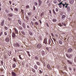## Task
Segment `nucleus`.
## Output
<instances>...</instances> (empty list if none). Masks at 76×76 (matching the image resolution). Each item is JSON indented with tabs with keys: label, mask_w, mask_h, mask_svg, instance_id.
I'll use <instances>...</instances> for the list:
<instances>
[{
	"label": "nucleus",
	"mask_w": 76,
	"mask_h": 76,
	"mask_svg": "<svg viewBox=\"0 0 76 76\" xmlns=\"http://www.w3.org/2000/svg\"><path fill=\"white\" fill-rule=\"evenodd\" d=\"M55 35L56 36V37H58V35L57 34H55Z\"/></svg>",
	"instance_id": "obj_54"
},
{
	"label": "nucleus",
	"mask_w": 76,
	"mask_h": 76,
	"mask_svg": "<svg viewBox=\"0 0 76 76\" xmlns=\"http://www.w3.org/2000/svg\"><path fill=\"white\" fill-rule=\"evenodd\" d=\"M12 36L13 38H15V33H12Z\"/></svg>",
	"instance_id": "obj_18"
},
{
	"label": "nucleus",
	"mask_w": 76,
	"mask_h": 76,
	"mask_svg": "<svg viewBox=\"0 0 76 76\" xmlns=\"http://www.w3.org/2000/svg\"><path fill=\"white\" fill-rule=\"evenodd\" d=\"M35 10V7L34 6L33 7V10Z\"/></svg>",
	"instance_id": "obj_55"
},
{
	"label": "nucleus",
	"mask_w": 76,
	"mask_h": 76,
	"mask_svg": "<svg viewBox=\"0 0 76 76\" xmlns=\"http://www.w3.org/2000/svg\"><path fill=\"white\" fill-rule=\"evenodd\" d=\"M53 13L54 14H55V15H56V13L55 12V10H54V9H53Z\"/></svg>",
	"instance_id": "obj_19"
},
{
	"label": "nucleus",
	"mask_w": 76,
	"mask_h": 76,
	"mask_svg": "<svg viewBox=\"0 0 76 76\" xmlns=\"http://www.w3.org/2000/svg\"><path fill=\"white\" fill-rule=\"evenodd\" d=\"M74 2V0H69V2L71 4H72Z\"/></svg>",
	"instance_id": "obj_6"
},
{
	"label": "nucleus",
	"mask_w": 76,
	"mask_h": 76,
	"mask_svg": "<svg viewBox=\"0 0 76 76\" xmlns=\"http://www.w3.org/2000/svg\"><path fill=\"white\" fill-rule=\"evenodd\" d=\"M31 24H32V25L33 26V25H34V23H33V21H31Z\"/></svg>",
	"instance_id": "obj_44"
},
{
	"label": "nucleus",
	"mask_w": 76,
	"mask_h": 76,
	"mask_svg": "<svg viewBox=\"0 0 76 76\" xmlns=\"http://www.w3.org/2000/svg\"><path fill=\"white\" fill-rule=\"evenodd\" d=\"M68 52L70 53V52H71L72 51V49L70 48L68 49Z\"/></svg>",
	"instance_id": "obj_15"
},
{
	"label": "nucleus",
	"mask_w": 76,
	"mask_h": 76,
	"mask_svg": "<svg viewBox=\"0 0 76 76\" xmlns=\"http://www.w3.org/2000/svg\"><path fill=\"white\" fill-rule=\"evenodd\" d=\"M44 15V12H43L41 13V15H40V16L42 17L43 15Z\"/></svg>",
	"instance_id": "obj_31"
},
{
	"label": "nucleus",
	"mask_w": 76,
	"mask_h": 76,
	"mask_svg": "<svg viewBox=\"0 0 76 76\" xmlns=\"http://www.w3.org/2000/svg\"><path fill=\"white\" fill-rule=\"evenodd\" d=\"M14 10H15L16 11H17L18 10L17 8H15L14 9Z\"/></svg>",
	"instance_id": "obj_56"
},
{
	"label": "nucleus",
	"mask_w": 76,
	"mask_h": 76,
	"mask_svg": "<svg viewBox=\"0 0 76 76\" xmlns=\"http://www.w3.org/2000/svg\"><path fill=\"white\" fill-rule=\"evenodd\" d=\"M4 28L6 30H7L8 29V28L7 27V26H5V27H4Z\"/></svg>",
	"instance_id": "obj_42"
},
{
	"label": "nucleus",
	"mask_w": 76,
	"mask_h": 76,
	"mask_svg": "<svg viewBox=\"0 0 76 76\" xmlns=\"http://www.w3.org/2000/svg\"><path fill=\"white\" fill-rule=\"evenodd\" d=\"M35 59H38V58L37 56H36L35 57Z\"/></svg>",
	"instance_id": "obj_58"
},
{
	"label": "nucleus",
	"mask_w": 76,
	"mask_h": 76,
	"mask_svg": "<svg viewBox=\"0 0 76 76\" xmlns=\"http://www.w3.org/2000/svg\"><path fill=\"white\" fill-rule=\"evenodd\" d=\"M19 58L20 59L22 60V58H21V57L20 55H19Z\"/></svg>",
	"instance_id": "obj_40"
},
{
	"label": "nucleus",
	"mask_w": 76,
	"mask_h": 76,
	"mask_svg": "<svg viewBox=\"0 0 76 76\" xmlns=\"http://www.w3.org/2000/svg\"><path fill=\"white\" fill-rule=\"evenodd\" d=\"M4 34L5 35V36H7V33L6 32H4Z\"/></svg>",
	"instance_id": "obj_45"
},
{
	"label": "nucleus",
	"mask_w": 76,
	"mask_h": 76,
	"mask_svg": "<svg viewBox=\"0 0 76 76\" xmlns=\"http://www.w3.org/2000/svg\"><path fill=\"white\" fill-rule=\"evenodd\" d=\"M12 75L13 76H16V74L13 71L12 72Z\"/></svg>",
	"instance_id": "obj_8"
},
{
	"label": "nucleus",
	"mask_w": 76,
	"mask_h": 76,
	"mask_svg": "<svg viewBox=\"0 0 76 76\" xmlns=\"http://www.w3.org/2000/svg\"><path fill=\"white\" fill-rule=\"evenodd\" d=\"M26 19H27V20H28L29 19L28 17V16L26 17Z\"/></svg>",
	"instance_id": "obj_38"
},
{
	"label": "nucleus",
	"mask_w": 76,
	"mask_h": 76,
	"mask_svg": "<svg viewBox=\"0 0 76 76\" xmlns=\"http://www.w3.org/2000/svg\"><path fill=\"white\" fill-rule=\"evenodd\" d=\"M66 57L69 58H71V55H70L69 56L68 54H66Z\"/></svg>",
	"instance_id": "obj_5"
},
{
	"label": "nucleus",
	"mask_w": 76,
	"mask_h": 76,
	"mask_svg": "<svg viewBox=\"0 0 76 76\" xmlns=\"http://www.w3.org/2000/svg\"><path fill=\"white\" fill-rule=\"evenodd\" d=\"M56 12H58V8H56Z\"/></svg>",
	"instance_id": "obj_57"
},
{
	"label": "nucleus",
	"mask_w": 76,
	"mask_h": 76,
	"mask_svg": "<svg viewBox=\"0 0 76 76\" xmlns=\"http://www.w3.org/2000/svg\"><path fill=\"white\" fill-rule=\"evenodd\" d=\"M68 4H66L65 6V8L66 9V10H67V12H70V8L69 6H68Z\"/></svg>",
	"instance_id": "obj_1"
},
{
	"label": "nucleus",
	"mask_w": 76,
	"mask_h": 76,
	"mask_svg": "<svg viewBox=\"0 0 76 76\" xmlns=\"http://www.w3.org/2000/svg\"><path fill=\"white\" fill-rule=\"evenodd\" d=\"M32 72H34V73H35V69H32Z\"/></svg>",
	"instance_id": "obj_37"
},
{
	"label": "nucleus",
	"mask_w": 76,
	"mask_h": 76,
	"mask_svg": "<svg viewBox=\"0 0 76 76\" xmlns=\"http://www.w3.org/2000/svg\"><path fill=\"white\" fill-rule=\"evenodd\" d=\"M46 45H47L48 43V42H47V39L46 38H45L44 39V42H43Z\"/></svg>",
	"instance_id": "obj_3"
},
{
	"label": "nucleus",
	"mask_w": 76,
	"mask_h": 76,
	"mask_svg": "<svg viewBox=\"0 0 76 76\" xmlns=\"http://www.w3.org/2000/svg\"><path fill=\"white\" fill-rule=\"evenodd\" d=\"M8 19L9 20H10V21L11 20V19L10 18H8Z\"/></svg>",
	"instance_id": "obj_53"
},
{
	"label": "nucleus",
	"mask_w": 76,
	"mask_h": 76,
	"mask_svg": "<svg viewBox=\"0 0 76 76\" xmlns=\"http://www.w3.org/2000/svg\"><path fill=\"white\" fill-rule=\"evenodd\" d=\"M49 13L51 14V11L50 10H49Z\"/></svg>",
	"instance_id": "obj_64"
},
{
	"label": "nucleus",
	"mask_w": 76,
	"mask_h": 76,
	"mask_svg": "<svg viewBox=\"0 0 76 76\" xmlns=\"http://www.w3.org/2000/svg\"><path fill=\"white\" fill-rule=\"evenodd\" d=\"M59 7L60 8H61L62 7V6L61 5H59Z\"/></svg>",
	"instance_id": "obj_63"
},
{
	"label": "nucleus",
	"mask_w": 76,
	"mask_h": 76,
	"mask_svg": "<svg viewBox=\"0 0 76 76\" xmlns=\"http://www.w3.org/2000/svg\"><path fill=\"white\" fill-rule=\"evenodd\" d=\"M21 33L22 34L25 35V33L24 31H21Z\"/></svg>",
	"instance_id": "obj_36"
},
{
	"label": "nucleus",
	"mask_w": 76,
	"mask_h": 76,
	"mask_svg": "<svg viewBox=\"0 0 76 76\" xmlns=\"http://www.w3.org/2000/svg\"><path fill=\"white\" fill-rule=\"evenodd\" d=\"M69 70H72V69L71 68V67H69Z\"/></svg>",
	"instance_id": "obj_62"
},
{
	"label": "nucleus",
	"mask_w": 76,
	"mask_h": 76,
	"mask_svg": "<svg viewBox=\"0 0 76 76\" xmlns=\"http://www.w3.org/2000/svg\"><path fill=\"white\" fill-rule=\"evenodd\" d=\"M8 16L9 17H12L13 16V15H12V14H11V13L9 14Z\"/></svg>",
	"instance_id": "obj_11"
},
{
	"label": "nucleus",
	"mask_w": 76,
	"mask_h": 76,
	"mask_svg": "<svg viewBox=\"0 0 76 76\" xmlns=\"http://www.w3.org/2000/svg\"><path fill=\"white\" fill-rule=\"evenodd\" d=\"M74 61H75V62H76V57L74 58Z\"/></svg>",
	"instance_id": "obj_59"
},
{
	"label": "nucleus",
	"mask_w": 76,
	"mask_h": 76,
	"mask_svg": "<svg viewBox=\"0 0 76 76\" xmlns=\"http://www.w3.org/2000/svg\"><path fill=\"white\" fill-rule=\"evenodd\" d=\"M1 65L2 66H3V62L2 61H1Z\"/></svg>",
	"instance_id": "obj_39"
},
{
	"label": "nucleus",
	"mask_w": 76,
	"mask_h": 76,
	"mask_svg": "<svg viewBox=\"0 0 76 76\" xmlns=\"http://www.w3.org/2000/svg\"><path fill=\"white\" fill-rule=\"evenodd\" d=\"M42 47V45H41L40 43H39L37 45V47L38 48H41Z\"/></svg>",
	"instance_id": "obj_4"
},
{
	"label": "nucleus",
	"mask_w": 76,
	"mask_h": 76,
	"mask_svg": "<svg viewBox=\"0 0 76 76\" xmlns=\"http://www.w3.org/2000/svg\"><path fill=\"white\" fill-rule=\"evenodd\" d=\"M46 49L47 50H49V49L48 48V47H46Z\"/></svg>",
	"instance_id": "obj_51"
},
{
	"label": "nucleus",
	"mask_w": 76,
	"mask_h": 76,
	"mask_svg": "<svg viewBox=\"0 0 76 76\" xmlns=\"http://www.w3.org/2000/svg\"><path fill=\"white\" fill-rule=\"evenodd\" d=\"M2 33H2V32H1L0 33V36H1V35H2Z\"/></svg>",
	"instance_id": "obj_52"
},
{
	"label": "nucleus",
	"mask_w": 76,
	"mask_h": 76,
	"mask_svg": "<svg viewBox=\"0 0 76 76\" xmlns=\"http://www.w3.org/2000/svg\"><path fill=\"white\" fill-rule=\"evenodd\" d=\"M34 5H35L37 6L38 5V3L36 2H35Z\"/></svg>",
	"instance_id": "obj_46"
},
{
	"label": "nucleus",
	"mask_w": 76,
	"mask_h": 76,
	"mask_svg": "<svg viewBox=\"0 0 76 76\" xmlns=\"http://www.w3.org/2000/svg\"><path fill=\"white\" fill-rule=\"evenodd\" d=\"M41 54L42 56H43L45 55V52L44 51H42L41 52Z\"/></svg>",
	"instance_id": "obj_16"
},
{
	"label": "nucleus",
	"mask_w": 76,
	"mask_h": 76,
	"mask_svg": "<svg viewBox=\"0 0 76 76\" xmlns=\"http://www.w3.org/2000/svg\"><path fill=\"white\" fill-rule=\"evenodd\" d=\"M5 41H6L7 42H8L9 41V39L8 37H7V38L5 39Z\"/></svg>",
	"instance_id": "obj_14"
},
{
	"label": "nucleus",
	"mask_w": 76,
	"mask_h": 76,
	"mask_svg": "<svg viewBox=\"0 0 76 76\" xmlns=\"http://www.w3.org/2000/svg\"><path fill=\"white\" fill-rule=\"evenodd\" d=\"M66 17V16L64 15H62V19H64V18Z\"/></svg>",
	"instance_id": "obj_29"
},
{
	"label": "nucleus",
	"mask_w": 76,
	"mask_h": 76,
	"mask_svg": "<svg viewBox=\"0 0 76 76\" xmlns=\"http://www.w3.org/2000/svg\"><path fill=\"white\" fill-rule=\"evenodd\" d=\"M38 1H39V5H41L42 3V1L40 0H38Z\"/></svg>",
	"instance_id": "obj_9"
},
{
	"label": "nucleus",
	"mask_w": 76,
	"mask_h": 76,
	"mask_svg": "<svg viewBox=\"0 0 76 76\" xmlns=\"http://www.w3.org/2000/svg\"><path fill=\"white\" fill-rule=\"evenodd\" d=\"M4 20H3L2 21V22H1V26H3V25H4Z\"/></svg>",
	"instance_id": "obj_13"
},
{
	"label": "nucleus",
	"mask_w": 76,
	"mask_h": 76,
	"mask_svg": "<svg viewBox=\"0 0 76 76\" xmlns=\"http://www.w3.org/2000/svg\"><path fill=\"white\" fill-rule=\"evenodd\" d=\"M67 61L68 62V63H69V64L72 65V62H71L70 61H69V60H67Z\"/></svg>",
	"instance_id": "obj_22"
},
{
	"label": "nucleus",
	"mask_w": 76,
	"mask_h": 76,
	"mask_svg": "<svg viewBox=\"0 0 76 76\" xmlns=\"http://www.w3.org/2000/svg\"><path fill=\"white\" fill-rule=\"evenodd\" d=\"M16 65L15 64H14L12 65V67L13 68H15L16 67Z\"/></svg>",
	"instance_id": "obj_17"
},
{
	"label": "nucleus",
	"mask_w": 76,
	"mask_h": 76,
	"mask_svg": "<svg viewBox=\"0 0 76 76\" xmlns=\"http://www.w3.org/2000/svg\"><path fill=\"white\" fill-rule=\"evenodd\" d=\"M39 74H41L42 73V71H41V70H39Z\"/></svg>",
	"instance_id": "obj_26"
},
{
	"label": "nucleus",
	"mask_w": 76,
	"mask_h": 76,
	"mask_svg": "<svg viewBox=\"0 0 76 76\" xmlns=\"http://www.w3.org/2000/svg\"><path fill=\"white\" fill-rule=\"evenodd\" d=\"M18 60L15 59V58H13V61H14L15 62V63H17V61Z\"/></svg>",
	"instance_id": "obj_12"
},
{
	"label": "nucleus",
	"mask_w": 76,
	"mask_h": 76,
	"mask_svg": "<svg viewBox=\"0 0 76 76\" xmlns=\"http://www.w3.org/2000/svg\"><path fill=\"white\" fill-rule=\"evenodd\" d=\"M47 68L49 69H51V66H50V65L49 64H48V65H47Z\"/></svg>",
	"instance_id": "obj_10"
},
{
	"label": "nucleus",
	"mask_w": 76,
	"mask_h": 76,
	"mask_svg": "<svg viewBox=\"0 0 76 76\" xmlns=\"http://www.w3.org/2000/svg\"><path fill=\"white\" fill-rule=\"evenodd\" d=\"M53 22H56L57 21V20L56 19H53Z\"/></svg>",
	"instance_id": "obj_34"
},
{
	"label": "nucleus",
	"mask_w": 76,
	"mask_h": 76,
	"mask_svg": "<svg viewBox=\"0 0 76 76\" xmlns=\"http://www.w3.org/2000/svg\"><path fill=\"white\" fill-rule=\"evenodd\" d=\"M51 40H50V39H49V40L48 41V43L49 44H50L51 43Z\"/></svg>",
	"instance_id": "obj_23"
},
{
	"label": "nucleus",
	"mask_w": 76,
	"mask_h": 76,
	"mask_svg": "<svg viewBox=\"0 0 76 76\" xmlns=\"http://www.w3.org/2000/svg\"><path fill=\"white\" fill-rule=\"evenodd\" d=\"M34 25H35L37 26L38 25V23L37 22H35V23L34 24Z\"/></svg>",
	"instance_id": "obj_25"
},
{
	"label": "nucleus",
	"mask_w": 76,
	"mask_h": 76,
	"mask_svg": "<svg viewBox=\"0 0 76 76\" xmlns=\"http://www.w3.org/2000/svg\"><path fill=\"white\" fill-rule=\"evenodd\" d=\"M19 29L21 30H22L23 29V28L21 26H19Z\"/></svg>",
	"instance_id": "obj_30"
},
{
	"label": "nucleus",
	"mask_w": 76,
	"mask_h": 76,
	"mask_svg": "<svg viewBox=\"0 0 76 76\" xmlns=\"http://www.w3.org/2000/svg\"><path fill=\"white\" fill-rule=\"evenodd\" d=\"M14 30H15V33H18V30L16 28H14Z\"/></svg>",
	"instance_id": "obj_21"
},
{
	"label": "nucleus",
	"mask_w": 76,
	"mask_h": 76,
	"mask_svg": "<svg viewBox=\"0 0 76 76\" xmlns=\"http://www.w3.org/2000/svg\"><path fill=\"white\" fill-rule=\"evenodd\" d=\"M51 35H52V36L53 37H54L53 34V33H51Z\"/></svg>",
	"instance_id": "obj_60"
},
{
	"label": "nucleus",
	"mask_w": 76,
	"mask_h": 76,
	"mask_svg": "<svg viewBox=\"0 0 76 76\" xmlns=\"http://www.w3.org/2000/svg\"><path fill=\"white\" fill-rule=\"evenodd\" d=\"M58 26H62V25H61V23H58Z\"/></svg>",
	"instance_id": "obj_41"
},
{
	"label": "nucleus",
	"mask_w": 76,
	"mask_h": 76,
	"mask_svg": "<svg viewBox=\"0 0 76 76\" xmlns=\"http://www.w3.org/2000/svg\"><path fill=\"white\" fill-rule=\"evenodd\" d=\"M26 8L27 9L28 8H29V7L28 5H27L26 6Z\"/></svg>",
	"instance_id": "obj_49"
},
{
	"label": "nucleus",
	"mask_w": 76,
	"mask_h": 76,
	"mask_svg": "<svg viewBox=\"0 0 76 76\" xmlns=\"http://www.w3.org/2000/svg\"><path fill=\"white\" fill-rule=\"evenodd\" d=\"M62 2H60V3H59V4H58V5H61V4H62L63 6V7L64 8L65 5H66V4H66V2H65V4H62Z\"/></svg>",
	"instance_id": "obj_2"
},
{
	"label": "nucleus",
	"mask_w": 76,
	"mask_h": 76,
	"mask_svg": "<svg viewBox=\"0 0 76 76\" xmlns=\"http://www.w3.org/2000/svg\"><path fill=\"white\" fill-rule=\"evenodd\" d=\"M34 68H35V69L36 70L37 69V66L36 65H35L34 66Z\"/></svg>",
	"instance_id": "obj_24"
},
{
	"label": "nucleus",
	"mask_w": 76,
	"mask_h": 76,
	"mask_svg": "<svg viewBox=\"0 0 76 76\" xmlns=\"http://www.w3.org/2000/svg\"><path fill=\"white\" fill-rule=\"evenodd\" d=\"M5 11L6 13H8V11L7 10H5Z\"/></svg>",
	"instance_id": "obj_48"
},
{
	"label": "nucleus",
	"mask_w": 76,
	"mask_h": 76,
	"mask_svg": "<svg viewBox=\"0 0 76 76\" xmlns=\"http://www.w3.org/2000/svg\"><path fill=\"white\" fill-rule=\"evenodd\" d=\"M15 45L17 47H19L20 45L18 43H15Z\"/></svg>",
	"instance_id": "obj_7"
},
{
	"label": "nucleus",
	"mask_w": 76,
	"mask_h": 76,
	"mask_svg": "<svg viewBox=\"0 0 76 76\" xmlns=\"http://www.w3.org/2000/svg\"><path fill=\"white\" fill-rule=\"evenodd\" d=\"M21 12H22V13L23 14V13H24V11H23V10H21Z\"/></svg>",
	"instance_id": "obj_50"
},
{
	"label": "nucleus",
	"mask_w": 76,
	"mask_h": 76,
	"mask_svg": "<svg viewBox=\"0 0 76 76\" xmlns=\"http://www.w3.org/2000/svg\"><path fill=\"white\" fill-rule=\"evenodd\" d=\"M8 54L9 55V56H10V55H11V52H10V53L9 52L8 53Z\"/></svg>",
	"instance_id": "obj_33"
},
{
	"label": "nucleus",
	"mask_w": 76,
	"mask_h": 76,
	"mask_svg": "<svg viewBox=\"0 0 76 76\" xmlns=\"http://www.w3.org/2000/svg\"><path fill=\"white\" fill-rule=\"evenodd\" d=\"M31 12L28 13V15H29V16L31 15Z\"/></svg>",
	"instance_id": "obj_47"
},
{
	"label": "nucleus",
	"mask_w": 76,
	"mask_h": 76,
	"mask_svg": "<svg viewBox=\"0 0 76 76\" xmlns=\"http://www.w3.org/2000/svg\"><path fill=\"white\" fill-rule=\"evenodd\" d=\"M53 3L54 4H56L57 3V0H54Z\"/></svg>",
	"instance_id": "obj_27"
},
{
	"label": "nucleus",
	"mask_w": 76,
	"mask_h": 76,
	"mask_svg": "<svg viewBox=\"0 0 76 76\" xmlns=\"http://www.w3.org/2000/svg\"><path fill=\"white\" fill-rule=\"evenodd\" d=\"M58 42L59 43V44H60V45H62V42H61L60 40H59Z\"/></svg>",
	"instance_id": "obj_28"
},
{
	"label": "nucleus",
	"mask_w": 76,
	"mask_h": 76,
	"mask_svg": "<svg viewBox=\"0 0 76 76\" xmlns=\"http://www.w3.org/2000/svg\"><path fill=\"white\" fill-rule=\"evenodd\" d=\"M37 64L39 66V65H40V63H39V62H37Z\"/></svg>",
	"instance_id": "obj_43"
},
{
	"label": "nucleus",
	"mask_w": 76,
	"mask_h": 76,
	"mask_svg": "<svg viewBox=\"0 0 76 76\" xmlns=\"http://www.w3.org/2000/svg\"><path fill=\"white\" fill-rule=\"evenodd\" d=\"M29 34L31 35H33V33L31 31L29 32Z\"/></svg>",
	"instance_id": "obj_35"
},
{
	"label": "nucleus",
	"mask_w": 76,
	"mask_h": 76,
	"mask_svg": "<svg viewBox=\"0 0 76 76\" xmlns=\"http://www.w3.org/2000/svg\"><path fill=\"white\" fill-rule=\"evenodd\" d=\"M18 23H19V24H20V25H21L22 24H21V22L20 21V20H18Z\"/></svg>",
	"instance_id": "obj_32"
},
{
	"label": "nucleus",
	"mask_w": 76,
	"mask_h": 76,
	"mask_svg": "<svg viewBox=\"0 0 76 76\" xmlns=\"http://www.w3.org/2000/svg\"><path fill=\"white\" fill-rule=\"evenodd\" d=\"M53 40L54 42H56V39L53 38Z\"/></svg>",
	"instance_id": "obj_61"
},
{
	"label": "nucleus",
	"mask_w": 76,
	"mask_h": 76,
	"mask_svg": "<svg viewBox=\"0 0 76 76\" xmlns=\"http://www.w3.org/2000/svg\"><path fill=\"white\" fill-rule=\"evenodd\" d=\"M22 26L23 27V28H25V24H24V23H23V24H22Z\"/></svg>",
	"instance_id": "obj_20"
}]
</instances>
